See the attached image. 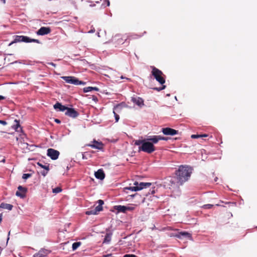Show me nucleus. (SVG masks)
<instances>
[{"label":"nucleus","instance_id":"30","mask_svg":"<svg viewBox=\"0 0 257 257\" xmlns=\"http://www.w3.org/2000/svg\"><path fill=\"white\" fill-rule=\"evenodd\" d=\"M32 176V173L24 174L22 176V178L24 180H27V179L30 178Z\"/></svg>","mask_w":257,"mask_h":257},{"label":"nucleus","instance_id":"26","mask_svg":"<svg viewBox=\"0 0 257 257\" xmlns=\"http://www.w3.org/2000/svg\"><path fill=\"white\" fill-rule=\"evenodd\" d=\"M81 244V242H75L72 244V249L73 250H76L79 246Z\"/></svg>","mask_w":257,"mask_h":257},{"label":"nucleus","instance_id":"23","mask_svg":"<svg viewBox=\"0 0 257 257\" xmlns=\"http://www.w3.org/2000/svg\"><path fill=\"white\" fill-rule=\"evenodd\" d=\"M97 203L98 204L97 206H95V204L94 205V209H102V205L104 204V201L100 199L98 200Z\"/></svg>","mask_w":257,"mask_h":257},{"label":"nucleus","instance_id":"14","mask_svg":"<svg viewBox=\"0 0 257 257\" xmlns=\"http://www.w3.org/2000/svg\"><path fill=\"white\" fill-rule=\"evenodd\" d=\"M51 32V29L49 27H42L36 32L38 35H45L49 34Z\"/></svg>","mask_w":257,"mask_h":257},{"label":"nucleus","instance_id":"31","mask_svg":"<svg viewBox=\"0 0 257 257\" xmlns=\"http://www.w3.org/2000/svg\"><path fill=\"white\" fill-rule=\"evenodd\" d=\"M62 189L60 187H56L53 189V192L54 193H58L61 192Z\"/></svg>","mask_w":257,"mask_h":257},{"label":"nucleus","instance_id":"37","mask_svg":"<svg viewBox=\"0 0 257 257\" xmlns=\"http://www.w3.org/2000/svg\"><path fill=\"white\" fill-rule=\"evenodd\" d=\"M0 123L3 125H5L7 124V122L3 120H0Z\"/></svg>","mask_w":257,"mask_h":257},{"label":"nucleus","instance_id":"5","mask_svg":"<svg viewBox=\"0 0 257 257\" xmlns=\"http://www.w3.org/2000/svg\"><path fill=\"white\" fill-rule=\"evenodd\" d=\"M134 185L135 186L133 187H126L124 188V190H129L132 191H137L141 190L144 188H147L150 187L152 183H144L141 182L139 183L137 181H135L134 183Z\"/></svg>","mask_w":257,"mask_h":257},{"label":"nucleus","instance_id":"39","mask_svg":"<svg viewBox=\"0 0 257 257\" xmlns=\"http://www.w3.org/2000/svg\"><path fill=\"white\" fill-rule=\"evenodd\" d=\"M92 100L96 102L98 100L97 97L96 96L93 95L92 96Z\"/></svg>","mask_w":257,"mask_h":257},{"label":"nucleus","instance_id":"38","mask_svg":"<svg viewBox=\"0 0 257 257\" xmlns=\"http://www.w3.org/2000/svg\"><path fill=\"white\" fill-rule=\"evenodd\" d=\"M160 140H165V141L168 140V138H167L164 137H162V136H160Z\"/></svg>","mask_w":257,"mask_h":257},{"label":"nucleus","instance_id":"41","mask_svg":"<svg viewBox=\"0 0 257 257\" xmlns=\"http://www.w3.org/2000/svg\"><path fill=\"white\" fill-rule=\"evenodd\" d=\"M126 210H117V213H118V212H120L125 213Z\"/></svg>","mask_w":257,"mask_h":257},{"label":"nucleus","instance_id":"1","mask_svg":"<svg viewBox=\"0 0 257 257\" xmlns=\"http://www.w3.org/2000/svg\"><path fill=\"white\" fill-rule=\"evenodd\" d=\"M17 142L19 147L23 152H26L28 151H32L31 148H34L33 145H29L28 143V138L26 135L24 133L22 126L20 124V121L17 120Z\"/></svg>","mask_w":257,"mask_h":257},{"label":"nucleus","instance_id":"40","mask_svg":"<svg viewBox=\"0 0 257 257\" xmlns=\"http://www.w3.org/2000/svg\"><path fill=\"white\" fill-rule=\"evenodd\" d=\"M103 257H114L112 256V254L111 253L107 254L106 255H104Z\"/></svg>","mask_w":257,"mask_h":257},{"label":"nucleus","instance_id":"11","mask_svg":"<svg viewBox=\"0 0 257 257\" xmlns=\"http://www.w3.org/2000/svg\"><path fill=\"white\" fill-rule=\"evenodd\" d=\"M65 115L72 117L76 118L79 115V113L73 108L68 107L66 112Z\"/></svg>","mask_w":257,"mask_h":257},{"label":"nucleus","instance_id":"27","mask_svg":"<svg viewBox=\"0 0 257 257\" xmlns=\"http://www.w3.org/2000/svg\"><path fill=\"white\" fill-rule=\"evenodd\" d=\"M39 252H41L44 257H45L50 252V251L47 249H43L40 250Z\"/></svg>","mask_w":257,"mask_h":257},{"label":"nucleus","instance_id":"12","mask_svg":"<svg viewBox=\"0 0 257 257\" xmlns=\"http://www.w3.org/2000/svg\"><path fill=\"white\" fill-rule=\"evenodd\" d=\"M162 131L165 135L174 136L178 134V131L170 127L163 128Z\"/></svg>","mask_w":257,"mask_h":257},{"label":"nucleus","instance_id":"19","mask_svg":"<svg viewBox=\"0 0 257 257\" xmlns=\"http://www.w3.org/2000/svg\"><path fill=\"white\" fill-rule=\"evenodd\" d=\"M160 136H153L152 137H149L148 138L147 140L150 142H151V143L154 145V144H157L159 141H160Z\"/></svg>","mask_w":257,"mask_h":257},{"label":"nucleus","instance_id":"34","mask_svg":"<svg viewBox=\"0 0 257 257\" xmlns=\"http://www.w3.org/2000/svg\"><path fill=\"white\" fill-rule=\"evenodd\" d=\"M123 257H137V256L133 254H126Z\"/></svg>","mask_w":257,"mask_h":257},{"label":"nucleus","instance_id":"24","mask_svg":"<svg viewBox=\"0 0 257 257\" xmlns=\"http://www.w3.org/2000/svg\"><path fill=\"white\" fill-rule=\"evenodd\" d=\"M13 207V205L11 204H4L2 203L0 205V208L1 209H12Z\"/></svg>","mask_w":257,"mask_h":257},{"label":"nucleus","instance_id":"17","mask_svg":"<svg viewBox=\"0 0 257 257\" xmlns=\"http://www.w3.org/2000/svg\"><path fill=\"white\" fill-rule=\"evenodd\" d=\"M54 108L55 109H58L60 111H66L68 107L63 105L61 103L57 102L54 105Z\"/></svg>","mask_w":257,"mask_h":257},{"label":"nucleus","instance_id":"29","mask_svg":"<svg viewBox=\"0 0 257 257\" xmlns=\"http://www.w3.org/2000/svg\"><path fill=\"white\" fill-rule=\"evenodd\" d=\"M113 209H133V208L130 207H127L125 206H121V205H116L113 207Z\"/></svg>","mask_w":257,"mask_h":257},{"label":"nucleus","instance_id":"18","mask_svg":"<svg viewBox=\"0 0 257 257\" xmlns=\"http://www.w3.org/2000/svg\"><path fill=\"white\" fill-rule=\"evenodd\" d=\"M132 100L134 103L139 106L144 105V100L140 97H133Z\"/></svg>","mask_w":257,"mask_h":257},{"label":"nucleus","instance_id":"28","mask_svg":"<svg viewBox=\"0 0 257 257\" xmlns=\"http://www.w3.org/2000/svg\"><path fill=\"white\" fill-rule=\"evenodd\" d=\"M37 165L41 167L42 168H43L45 170H47V171H49V165H47V166H46V165H43V164H42L41 163L38 162L37 163Z\"/></svg>","mask_w":257,"mask_h":257},{"label":"nucleus","instance_id":"45","mask_svg":"<svg viewBox=\"0 0 257 257\" xmlns=\"http://www.w3.org/2000/svg\"><path fill=\"white\" fill-rule=\"evenodd\" d=\"M110 5V2L108 0H107V6H109Z\"/></svg>","mask_w":257,"mask_h":257},{"label":"nucleus","instance_id":"10","mask_svg":"<svg viewBox=\"0 0 257 257\" xmlns=\"http://www.w3.org/2000/svg\"><path fill=\"white\" fill-rule=\"evenodd\" d=\"M17 188V196H19L21 198H25L28 192V188L22 186H19Z\"/></svg>","mask_w":257,"mask_h":257},{"label":"nucleus","instance_id":"15","mask_svg":"<svg viewBox=\"0 0 257 257\" xmlns=\"http://www.w3.org/2000/svg\"><path fill=\"white\" fill-rule=\"evenodd\" d=\"M176 236L179 238H191V234L187 232L181 231V232H179L177 234H176Z\"/></svg>","mask_w":257,"mask_h":257},{"label":"nucleus","instance_id":"6","mask_svg":"<svg viewBox=\"0 0 257 257\" xmlns=\"http://www.w3.org/2000/svg\"><path fill=\"white\" fill-rule=\"evenodd\" d=\"M61 78L66 82L75 85H85L86 84L85 82L80 81L74 76H62Z\"/></svg>","mask_w":257,"mask_h":257},{"label":"nucleus","instance_id":"9","mask_svg":"<svg viewBox=\"0 0 257 257\" xmlns=\"http://www.w3.org/2000/svg\"><path fill=\"white\" fill-rule=\"evenodd\" d=\"M60 153L58 151L53 149H48L47 150V156H49L52 160H56L58 159Z\"/></svg>","mask_w":257,"mask_h":257},{"label":"nucleus","instance_id":"22","mask_svg":"<svg viewBox=\"0 0 257 257\" xmlns=\"http://www.w3.org/2000/svg\"><path fill=\"white\" fill-rule=\"evenodd\" d=\"M119 105H117L114 106L113 111V113L114 114L116 122H117L119 119V115H118L115 112L117 110V109L119 108Z\"/></svg>","mask_w":257,"mask_h":257},{"label":"nucleus","instance_id":"4","mask_svg":"<svg viewBox=\"0 0 257 257\" xmlns=\"http://www.w3.org/2000/svg\"><path fill=\"white\" fill-rule=\"evenodd\" d=\"M135 145L139 146V151L151 154L155 151V147L151 142L147 139L136 140Z\"/></svg>","mask_w":257,"mask_h":257},{"label":"nucleus","instance_id":"42","mask_svg":"<svg viewBox=\"0 0 257 257\" xmlns=\"http://www.w3.org/2000/svg\"><path fill=\"white\" fill-rule=\"evenodd\" d=\"M55 121L57 123H60L61 122V121L58 119H55Z\"/></svg>","mask_w":257,"mask_h":257},{"label":"nucleus","instance_id":"32","mask_svg":"<svg viewBox=\"0 0 257 257\" xmlns=\"http://www.w3.org/2000/svg\"><path fill=\"white\" fill-rule=\"evenodd\" d=\"M110 237L108 234H107L105 236V237L104 238L103 242H108L110 241Z\"/></svg>","mask_w":257,"mask_h":257},{"label":"nucleus","instance_id":"35","mask_svg":"<svg viewBox=\"0 0 257 257\" xmlns=\"http://www.w3.org/2000/svg\"><path fill=\"white\" fill-rule=\"evenodd\" d=\"M49 171H47V170H44L43 171H42L41 172V174L43 176H45L47 174H48V172Z\"/></svg>","mask_w":257,"mask_h":257},{"label":"nucleus","instance_id":"7","mask_svg":"<svg viewBox=\"0 0 257 257\" xmlns=\"http://www.w3.org/2000/svg\"><path fill=\"white\" fill-rule=\"evenodd\" d=\"M23 42L25 43L35 42L38 44L40 43V42L38 39H31L27 36H18L17 35V42Z\"/></svg>","mask_w":257,"mask_h":257},{"label":"nucleus","instance_id":"44","mask_svg":"<svg viewBox=\"0 0 257 257\" xmlns=\"http://www.w3.org/2000/svg\"><path fill=\"white\" fill-rule=\"evenodd\" d=\"M2 214L1 213L0 214V223L2 221Z\"/></svg>","mask_w":257,"mask_h":257},{"label":"nucleus","instance_id":"8","mask_svg":"<svg viewBox=\"0 0 257 257\" xmlns=\"http://www.w3.org/2000/svg\"><path fill=\"white\" fill-rule=\"evenodd\" d=\"M224 204H225V205L224 204H216L215 205L207 204V205H205V206L208 207V208H211V207H215L216 206H221V207H225V208H227V207L232 208V207L236 206V203L234 202H225L224 203Z\"/></svg>","mask_w":257,"mask_h":257},{"label":"nucleus","instance_id":"13","mask_svg":"<svg viewBox=\"0 0 257 257\" xmlns=\"http://www.w3.org/2000/svg\"><path fill=\"white\" fill-rule=\"evenodd\" d=\"M87 146L98 150H102L103 148V144L101 142H98L96 141H93Z\"/></svg>","mask_w":257,"mask_h":257},{"label":"nucleus","instance_id":"2","mask_svg":"<svg viewBox=\"0 0 257 257\" xmlns=\"http://www.w3.org/2000/svg\"><path fill=\"white\" fill-rule=\"evenodd\" d=\"M192 173V169L188 166L181 165L176 171L177 183L178 186L182 185L190 178Z\"/></svg>","mask_w":257,"mask_h":257},{"label":"nucleus","instance_id":"49","mask_svg":"<svg viewBox=\"0 0 257 257\" xmlns=\"http://www.w3.org/2000/svg\"><path fill=\"white\" fill-rule=\"evenodd\" d=\"M2 66V65L1 64H0V66Z\"/></svg>","mask_w":257,"mask_h":257},{"label":"nucleus","instance_id":"3","mask_svg":"<svg viewBox=\"0 0 257 257\" xmlns=\"http://www.w3.org/2000/svg\"><path fill=\"white\" fill-rule=\"evenodd\" d=\"M152 69L151 74L152 75L154 76V77L156 79V80L161 85H162V87H154L153 89L160 91L166 88V85H163L165 83V79L163 77L164 76L162 71H161L159 69L157 68L154 66H151Z\"/></svg>","mask_w":257,"mask_h":257},{"label":"nucleus","instance_id":"25","mask_svg":"<svg viewBox=\"0 0 257 257\" xmlns=\"http://www.w3.org/2000/svg\"><path fill=\"white\" fill-rule=\"evenodd\" d=\"M209 135L208 134H203V135H192L191 136V138L192 139H197L199 138L202 137H207Z\"/></svg>","mask_w":257,"mask_h":257},{"label":"nucleus","instance_id":"47","mask_svg":"<svg viewBox=\"0 0 257 257\" xmlns=\"http://www.w3.org/2000/svg\"><path fill=\"white\" fill-rule=\"evenodd\" d=\"M51 65H53V66H55V64H54L53 63H52Z\"/></svg>","mask_w":257,"mask_h":257},{"label":"nucleus","instance_id":"36","mask_svg":"<svg viewBox=\"0 0 257 257\" xmlns=\"http://www.w3.org/2000/svg\"><path fill=\"white\" fill-rule=\"evenodd\" d=\"M162 230H171L172 228L170 226H168L167 227H164V228H162Z\"/></svg>","mask_w":257,"mask_h":257},{"label":"nucleus","instance_id":"33","mask_svg":"<svg viewBox=\"0 0 257 257\" xmlns=\"http://www.w3.org/2000/svg\"><path fill=\"white\" fill-rule=\"evenodd\" d=\"M34 257H44V256L43 255H42V254H41V252H40L39 251L38 253L34 254Z\"/></svg>","mask_w":257,"mask_h":257},{"label":"nucleus","instance_id":"21","mask_svg":"<svg viewBox=\"0 0 257 257\" xmlns=\"http://www.w3.org/2000/svg\"><path fill=\"white\" fill-rule=\"evenodd\" d=\"M102 210H90L85 212V214L88 215H97L99 213L100 211Z\"/></svg>","mask_w":257,"mask_h":257},{"label":"nucleus","instance_id":"16","mask_svg":"<svg viewBox=\"0 0 257 257\" xmlns=\"http://www.w3.org/2000/svg\"><path fill=\"white\" fill-rule=\"evenodd\" d=\"M95 177L101 180L104 179L105 177V174L102 169H99L95 173Z\"/></svg>","mask_w":257,"mask_h":257},{"label":"nucleus","instance_id":"20","mask_svg":"<svg viewBox=\"0 0 257 257\" xmlns=\"http://www.w3.org/2000/svg\"><path fill=\"white\" fill-rule=\"evenodd\" d=\"M92 90L98 91L99 88L96 87H91V86L84 87L83 88L84 92H88L91 91Z\"/></svg>","mask_w":257,"mask_h":257},{"label":"nucleus","instance_id":"43","mask_svg":"<svg viewBox=\"0 0 257 257\" xmlns=\"http://www.w3.org/2000/svg\"><path fill=\"white\" fill-rule=\"evenodd\" d=\"M5 97L3 96L0 95V100L4 99Z\"/></svg>","mask_w":257,"mask_h":257},{"label":"nucleus","instance_id":"48","mask_svg":"<svg viewBox=\"0 0 257 257\" xmlns=\"http://www.w3.org/2000/svg\"><path fill=\"white\" fill-rule=\"evenodd\" d=\"M16 39H15L12 43H15L16 42Z\"/></svg>","mask_w":257,"mask_h":257},{"label":"nucleus","instance_id":"46","mask_svg":"<svg viewBox=\"0 0 257 257\" xmlns=\"http://www.w3.org/2000/svg\"><path fill=\"white\" fill-rule=\"evenodd\" d=\"M1 1H3L4 2V3H6V0H1Z\"/></svg>","mask_w":257,"mask_h":257}]
</instances>
